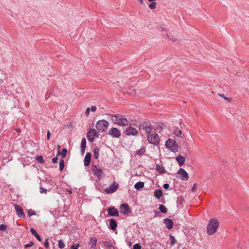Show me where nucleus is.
Here are the masks:
<instances>
[{
  "label": "nucleus",
  "instance_id": "obj_21",
  "mask_svg": "<svg viewBox=\"0 0 249 249\" xmlns=\"http://www.w3.org/2000/svg\"><path fill=\"white\" fill-rule=\"evenodd\" d=\"M117 224L115 220L113 219L109 220V228L112 230H115L116 229Z\"/></svg>",
  "mask_w": 249,
  "mask_h": 249
},
{
  "label": "nucleus",
  "instance_id": "obj_18",
  "mask_svg": "<svg viewBox=\"0 0 249 249\" xmlns=\"http://www.w3.org/2000/svg\"><path fill=\"white\" fill-rule=\"evenodd\" d=\"M97 243V239L95 237H93L90 238V241L89 242V245H91V248L93 249H96Z\"/></svg>",
  "mask_w": 249,
  "mask_h": 249
},
{
  "label": "nucleus",
  "instance_id": "obj_34",
  "mask_svg": "<svg viewBox=\"0 0 249 249\" xmlns=\"http://www.w3.org/2000/svg\"><path fill=\"white\" fill-rule=\"evenodd\" d=\"M65 245L62 240H59L58 241V247L60 249H63L65 247Z\"/></svg>",
  "mask_w": 249,
  "mask_h": 249
},
{
  "label": "nucleus",
  "instance_id": "obj_16",
  "mask_svg": "<svg viewBox=\"0 0 249 249\" xmlns=\"http://www.w3.org/2000/svg\"><path fill=\"white\" fill-rule=\"evenodd\" d=\"M86 147V140L85 138H83L81 143V152L83 155L85 154Z\"/></svg>",
  "mask_w": 249,
  "mask_h": 249
},
{
  "label": "nucleus",
  "instance_id": "obj_14",
  "mask_svg": "<svg viewBox=\"0 0 249 249\" xmlns=\"http://www.w3.org/2000/svg\"><path fill=\"white\" fill-rule=\"evenodd\" d=\"M92 170L94 174L98 178H100L103 174V171L102 169L97 168L96 166L92 167Z\"/></svg>",
  "mask_w": 249,
  "mask_h": 249
},
{
  "label": "nucleus",
  "instance_id": "obj_35",
  "mask_svg": "<svg viewBox=\"0 0 249 249\" xmlns=\"http://www.w3.org/2000/svg\"><path fill=\"white\" fill-rule=\"evenodd\" d=\"M157 3L156 2H152L149 5V7L151 9H155L156 8Z\"/></svg>",
  "mask_w": 249,
  "mask_h": 249
},
{
  "label": "nucleus",
  "instance_id": "obj_20",
  "mask_svg": "<svg viewBox=\"0 0 249 249\" xmlns=\"http://www.w3.org/2000/svg\"><path fill=\"white\" fill-rule=\"evenodd\" d=\"M176 160L180 166H181L185 162V158L181 155H178L176 157Z\"/></svg>",
  "mask_w": 249,
  "mask_h": 249
},
{
  "label": "nucleus",
  "instance_id": "obj_19",
  "mask_svg": "<svg viewBox=\"0 0 249 249\" xmlns=\"http://www.w3.org/2000/svg\"><path fill=\"white\" fill-rule=\"evenodd\" d=\"M102 244H103V246L105 248H107L108 249H115V247L109 241H103Z\"/></svg>",
  "mask_w": 249,
  "mask_h": 249
},
{
  "label": "nucleus",
  "instance_id": "obj_48",
  "mask_svg": "<svg viewBox=\"0 0 249 249\" xmlns=\"http://www.w3.org/2000/svg\"><path fill=\"white\" fill-rule=\"evenodd\" d=\"M90 109L92 112H95L96 110V107L95 106H92Z\"/></svg>",
  "mask_w": 249,
  "mask_h": 249
},
{
  "label": "nucleus",
  "instance_id": "obj_39",
  "mask_svg": "<svg viewBox=\"0 0 249 249\" xmlns=\"http://www.w3.org/2000/svg\"><path fill=\"white\" fill-rule=\"evenodd\" d=\"M44 246L45 248H49V239L47 238L46 239L45 242H44Z\"/></svg>",
  "mask_w": 249,
  "mask_h": 249
},
{
  "label": "nucleus",
  "instance_id": "obj_17",
  "mask_svg": "<svg viewBox=\"0 0 249 249\" xmlns=\"http://www.w3.org/2000/svg\"><path fill=\"white\" fill-rule=\"evenodd\" d=\"M91 160V155L90 153H88L86 154L84 158V165L88 166L89 165Z\"/></svg>",
  "mask_w": 249,
  "mask_h": 249
},
{
  "label": "nucleus",
  "instance_id": "obj_42",
  "mask_svg": "<svg viewBox=\"0 0 249 249\" xmlns=\"http://www.w3.org/2000/svg\"><path fill=\"white\" fill-rule=\"evenodd\" d=\"M79 247V245L78 244H75L72 245L71 247V249H78Z\"/></svg>",
  "mask_w": 249,
  "mask_h": 249
},
{
  "label": "nucleus",
  "instance_id": "obj_51",
  "mask_svg": "<svg viewBox=\"0 0 249 249\" xmlns=\"http://www.w3.org/2000/svg\"><path fill=\"white\" fill-rule=\"evenodd\" d=\"M50 135H51V133H50V132L49 130H48L47 131V140H49L50 139Z\"/></svg>",
  "mask_w": 249,
  "mask_h": 249
},
{
  "label": "nucleus",
  "instance_id": "obj_6",
  "mask_svg": "<svg viewBox=\"0 0 249 249\" xmlns=\"http://www.w3.org/2000/svg\"><path fill=\"white\" fill-rule=\"evenodd\" d=\"M98 132L94 128H90L89 130L87 137L89 141L92 142L94 138L98 137Z\"/></svg>",
  "mask_w": 249,
  "mask_h": 249
},
{
  "label": "nucleus",
  "instance_id": "obj_27",
  "mask_svg": "<svg viewBox=\"0 0 249 249\" xmlns=\"http://www.w3.org/2000/svg\"><path fill=\"white\" fill-rule=\"evenodd\" d=\"M99 149L98 148H95L93 150V154H94V158L95 159H98L99 156Z\"/></svg>",
  "mask_w": 249,
  "mask_h": 249
},
{
  "label": "nucleus",
  "instance_id": "obj_33",
  "mask_svg": "<svg viewBox=\"0 0 249 249\" xmlns=\"http://www.w3.org/2000/svg\"><path fill=\"white\" fill-rule=\"evenodd\" d=\"M67 149L66 148H63L62 150V152L61 153L62 158H65L66 156V154L67 153Z\"/></svg>",
  "mask_w": 249,
  "mask_h": 249
},
{
  "label": "nucleus",
  "instance_id": "obj_36",
  "mask_svg": "<svg viewBox=\"0 0 249 249\" xmlns=\"http://www.w3.org/2000/svg\"><path fill=\"white\" fill-rule=\"evenodd\" d=\"M36 215V213L34 211L32 210V209H30L28 210V216L30 217L32 215Z\"/></svg>",
  "mask_w": 249,
  "mask_h": 249
},
{
  "label": "nucleus",
  "instance_id": "obj_3",
  "mask_svg": "<svg viewBox=\"0 0 249 249\" xmlns=\"http://www.w3.org/2000/svg\"><path fill=\"white\" fill-rule=\"evenodd\" d=\"M111 119L115 124L119 126H126L128 124L127 119L119 114L113 115L111 116Z\"/></svg>",
  "mask_w": 249,
  "mask_h": 249
},
{
  "label": "nucleus",
  "instance_id": "obj_45",
  "mask_svg": "<svg viewBox=\"0 0 249 249\" xmlns=\"http://www.w3.org/2000/svg\"><path fill=\"white\" fill-rule=\"evenodd\" d=\"M57 160H58V158H57L56 157H55V158H53L52 159V162H53V163H57Z\"/></svg>",
  "mask_w": 249,
  "mask_h": 249
},
{
  "label": "nucleus",
  "instance_id": "obj_5",
  "mask_svg": "<svg viewBox=\"0 0 249 249\" xmlns=\"http://www.w3.org/2000/svg\"><path fill=\"white\" fill-rule=\"evenodd\" d=\"M166 146L167 148L170 149L173 152H176L178 150V145L175 142L171 139H169L166 142Z\"/></svg>",
  "mask_w": 249,
  "mask_h": 249
},
{
  "label": "nucleus",
  "instance_id": "obj_15",
  "mask_svg": "<svg viewBox=\"0 0 249 249\" xmlns=\"http://www.w3.org/2000/svg\"><path fill=\"white\" fill-rule=\"evenodd\" d=\"M163 223L165 225V227L169 230L171 229L173 227V221L169 218H165L163 220Z\"/></svg>",
  "mask_w": 249,
  "mask_h": 249
},
{
  "label": "nucleus",
  "instance_id": "obj_2",
  "mask_svg": "<svg viewBox=\"0 0 249 249\" xmlns=\"http://www.w3.org/2000/svg\"><path fill=\"white\" fill-rule=\"evenodd\" d=\"M219 226V222L216 219H211L207 227V231L209 235L213 234L217 231Z\"/></svg>",
  "mask_w": 249,
  "mask_h": 249
},
{
  "label": "nucleus",
  "instance_id": "obj_30",
  "mask_svg": "<svg viewBox=\"0 0 249 249\" xmlns=\"http://www.w3.org/2000/svg\"><path fill=\"white\" fill-rule=\"evenodd\" d=\"M174 134L177 136H179L182 134V131L181 130H178L177 128H175L174 131Z\"/></svg>",
  "mask_w": 249,
  "mask_h": 249
},
{
  "label": "nucleus",
  "instance_id": "obj_44",
  "mask_svg": "<svg viewBox=\"0 0 249 249\" xmlns=\"http://www.w3.org/2000/svg\"><path fill=\"white\" fill-rule=\"evenodd\" d=\"M170 238L171 240L172 245H173L175 243V238L174 236L172 235L170 236Z\"/></svg>",
  "mask_w": 249,
  "mask_h": 249
},
{
  "label": "nucleus",
  "instance_id": "obj_11",
  "mask_svg": "<svg viewBox=\"0 0 249 249\" xmlns=\"http://www.w3.org/2000/svg\"><path fill=\"white\" fill-rule=\"evenodd\" d=\"M125 134L128 136H137L138 134V131L135 128L129 126L127 128L125 131Z\"/></svg>",
  "mask_w": 249,
  "mask_h": 249
},
{
  "label": "nucleus",
  "instance_id": "obj_37",
  "mask_svg": "<svg viewBox=\"0 0 249 249\" xmlns=\"http://www.w3.org/2000/svg\"><path fill=\"white\" fill-rule=\"evenodd\" d=\"M184 199L182 197H178V203L180 205H182L184 202Z\"/></svg>",
  "mask_w": 249,
  "mask_h": 249
},
{
  "label": "nucleus",
  "instance_id": "obj_49",
  "mask_svg": "<svg viewBox=\"0 0 249 249\" xmlns=\"http://www.w3.org/2000/svg\"><path fill=\"white\" fill-rule=\"evenodd\" d=\"M169 187V185L168 184L165 183L163 185V188L165 189H168Z\"/></svg>",
  "mask_w": 249,
  "mask_h": 249
},
{
  "label": "nucleus",
  "instance_id": "obj_43",
  "mask_svg": "<svg viewBox=\"0 0 249 249\" xmlns=\"http://www.w3.org/2000/svg\"><path fill=\"white\" fill-rule=\"evenodd\" d=\"M40 193H47V190L43 188V187H40Z\"/></svg>",
  "mask_w": 249,
  "mask_h": 249
},
{
  "label": "nucleus",
  "instance_id": "obj_32",
  "mask_svg": "<svg viewBox=\"0 0 249 249\" xmlns=\"http://www.w3.org/2000/svg\"><path fill=\"white\" fill-rule=\"evenodd\" d=\"M36 160L40 163H43L44 160L42 156H38L36 157Z\"/></svg>",
  "mask_w": 249,
  "mask_h": 249
},
{
  "label": "nucleus",
  "instance_id": "obj_4",
  "mask_svg": "<svg viewBox=\"0 0 249 249\" xmlns=\"http://www.w3.org/2000/svg\"><path fill=\"white\" fill-rule=\"evenodd\" d=\"M108 123L105 120L98 121L96 124V128L99 132H105L107 128Z\"/></svg>",
  "mask_w": 249,
  "mask_h": 249
},
{
  "label": "nucleus",
  "instance_id": "obj_50",
  "mask_svg": "<svg viewBox=\"0 0 249 249\" xmlns=\"http://www.w3.org/2000/svg\"><path fill=\"white\" fill-rule=\"evenodd\" d=\"M196 184H194V186L192 189L193 192H195L196 191Z\"/></svg>",
  "mask_w": 249,
  "mask_h": 249
},
{
  "label": "nucleus",
  "instance_id": "obj_52",
  "mask_svg": "<svg viewBox=\"0 0 249 249\" xmlns=\"http://www.w3.org/2000/svg\"><path fill=\"white\" fill-rule=\"evenodd\" d=\"M67 191L69 192L70 194H71L72 193V191L71 189H68Z\"/></svg>",
  "mask_w": 249,
  "mask_h": 249
},
{
  "label": "nucleus",
  "instance_id": "obj_13",
  "mask_svg": "<svg viewBox=\"0 0 249 249\" xmlns=\"http://www.w3.org/2000/svg\"><path fill=\"white\" fill-rule=\"evenodd\" d=\"M107 212L108 214L111 216H118L119 215V212L114 207L108 208Z\"/></svg>",
  "mask_w": 249,
  "mask_h": 249
},
{
  "label": "nucleus",
  "instance_id": "obj_40",
  "mask_svg": "<svg viewBox=\"0 0 249 249\" xmlns=\"http://www.w3.org/2000/svg\"><path fill=\"white\" fill-rule=\"evenodd\" d=\"M7 229V227L6 225L4 224H1L0 225V230L1 231H5Z\"/></svg>",
  "mask_w": 249,
  "mask_h": 249
},
{
  "label": "nucleus",
  "instance_id": "obj_9",
  "mask_svg": "<svg viewBox=\"0 0 249 249\" xmlns=\"http://www.w3.org/2000/svg\"><path fill=\"white\" fill-rule=\"evenodd\" d=\"M108 134L112 138H118L121 136V131L116 127H112L109 130Z\"/></svg>",
  "mask_w": 249,
  "mask_h": 249
},
{
  "label": "nucleus",
  "instance_id": "obj_23",
  "mask_svg": "<svg viewBox=\"0 0 249 249\" xmlns=\"http://www.w3.org/2000/svg\"><path fill=\"white\" fill-rule=\"evenodd\" d=\"M144 183L143 182L139 181L136 183L134 185V188L137 190H139L144 187Z\"/></svg>",
  "mask_w": 249,
  "mask_h": 249
},
{
  "label": "nucleus",
  "instance_id": "obj_25",
  "mask_svg": "<svg viewBox=\"0 0 249 249\" xmlns=\"http://www.w3.org/2000/svg\"><path fill=\"white\" fill-rule=\"evenodd\" d=\"M162 196V192L161 190H156L154 192V196L156 198L159 199Z\"/></svg>",
  "mask_w": 249,
  "mask_h": 249
},
{
  "label": "nucleus",
  "instance_id": "obj_53",
  "mask_svg": "<svg viewBox=\"0 0 249 249\" xmlns=\"http://www.w3.org/2000/svg\"><path fill=\"white\" fill-rule=\"evenodd\" d=\"M140 2L142 4L143 3V0H139Z\"/></svg>",
  "mask_w": 249,
  "mask_h": 249
},
{
  "label": "nucleus",
  "instance_id": "obj_22",
  "mask_svg": "<svg viewBox=\"0 0 249 249\" xmlns=\"http://www.w3.org/2000/svg\"><path fill=\"white\" fill-rule=\"evenodd\" d=\"M156 170L160 173H164L166 172L164 167L160 164L156 165Z\"/></svg>",
  "mask_w": 249,
  "mask_h": 249
},
{
  "label": "nucleus",
  "instance_id": "obj_1",
  "mask_svg": "<svg viewBox=\"0 0 249 249\" xmlns=\"http://www.w3.org/2000/svg\"><path fill=\"white\" fill-rule=\"evenodd\" d=\"M140 129L145 131L148 142L156 146L160 144V137L150 123L142 122L140 124Z\"/></svg>",
  "mask_w": 249,
  "mask_h": 249
},
{
  "label": "nucleus",
  "instance_id": "obj_54",
  "mask_svg": "<svg viewBox=\"0 0 249 249\" xmlns=\"http://www.w3.org/2000/svg\"><path fill=\"white\" fill-rule=\"evenodd\" d=\"M156 0H148L149 1H151V2H155L154 1H155Z\"/></svg>",
  "mask_w": 249,
  "mask_h": 249
},
{
  "label": "nucleus",
  "instance_id": "obj_31",
  "mask_svg": "<svg viewBox=\"0 0 249 249\" xmlns=\"http://www.w3.org/2000/svg\"><path fill=\"white\" fill-rule=\"evenodd\" d=\"M64 167V161L63 159H61L59 161V170L62 171Z\"/></svg>",
  "mask_w": 249,
  "mask_h": 249
},
{
  "label": "nucleus",
  "instance_id": "obj_41",
  "mask_svg": "<svg viewBox=\"0 0 249 249\" xmlns=\"http://www.w3.org/2000/svg\"><path fill=\"white\" fill-rule=\"evenodd\" d=\"M133 249H141V246L139 244H136L133 246Z\"/></svg>",
  "mask_w": 249,
  "mask_h": 249
},
{
  "label": "nucleus",
  "instance_id": "obj_10",
  "mask_svg": "<svg viewBox=\"0 0 249 249\" xmlns=\"http://www.w3.org/2000/svg\"><path fill=\"white\" fill-rule=\"evenodd\" d=\"M15 209L16 211L17 214L18 216L20 218H25V214L23 212V210L22 209L20 208V207L17 204L15 203L14 204Z\"/></svg>",
  "mask_w": 249,
  "mask_h": 249
},
{
  "label": "nucleus",
  "instance_id": "obj_47",
  "mask_svg": "<svg viewBox=\"0 0 249 249\" xmlns=\"http://www.w3.org/2000/svg\"><path fill=\"white\" fill-rule=\"evenodd\" d=\"M219 95L222 97H223L225 100L230 101V99L224 96V94H219Z\"/></svg>",
  "mask_w": 249,
  "mask_h": 249
},
{
  "label": "nucleus",
  "instance_id": "obj_8",
  "mask_svg": "<svg viewBox=\"0 0 249 249\" xmlns=\"http://www.w3.org/2000/svg\"><path fill=\"white\" fill-rule=\"evenodd\" d=\"M118 184L116 182H114L113 184L110 185L109 187H107L105 189V192L107 194L113 193L116 191L118 188Z\"/></svg>",
  "mask_w": 249,
  "mask_h": 249
},
{
  "label": "nucleus",
  "instance_id": "obj_28",
  "mask_svg": "<svg viewBox=\"0 0 249 249\" xmlns=\"http://www.w3.org/2000/svg\"><path fill=\"white\" fill-rule=\"evenodd\" d=\"M166 37L168 38L171 42H174L175 41L177 40L176 36H171L170 35L166 34Z\"/></svg>",
  "mask_w": 249,
  "mask_h": 249
},
{
  "label": "nucleus",
  "instance_id": "obj_38",
  "mask_svg": "<svg viewBox=\"0 0 249 249\" xmlns=\"http://www.w3.org/2000/svg\"><path fill=\"white\" fill-rule=\"evenodd\" d=\"M34 243L33 242V241H31L29 244L24 245V248L27 249L29 247H32L33 246H34Z\"/></svg>",
  "mask_w": 249,
  "mask_h": 249
},
{
  "label": "nucleus",
  "instance_id": "obj_7",
  "mask_svg": "<svg viewBox=\"0 0 249 249\" xmlns=\"http://www.w3.org/2000/svg\"><path fill=\"white\" fill-rule=\"evenodd\" d=\"M177 174L178 175V178L183 181L187 180L189 178L188 173L183 168H180Z\"/></svg>",
  "mask_w": 249,
  "mask_h": 249
},
{
  "label": "nucleus",
  "instance_id": "obj_12",
  "mask_svg": "<svg viewBox=\"0 0 249 249\" xmlns=\"http://www.w3.org/2000/svg\"><path fill=\"white\" fill-rule=\"evenodd\" d=\"M120 213L123 214H126L128 213H131L129 205L126 203L122 204L120 207Z\"/></svg>",
  "mask_w": 249,
  "mask_h": 249
},
{
  "label": "nucleus",
  "instance_id": "obj_29",
  "mask_svg": "<svg viewBox=\"0 0 249 249\" xmlns=\"http://www.w3.org/2000/svg\"><path fill=\"white\" fill-rule=\"evenodd\" d=\"M159 210L162 213H166L167 212V209L163 205H160L159 207Z\"/></svg>",
  "mask_w": 249,
  "mask_h": 249
},
{
  "label": "nucleus",
  "instance_id": "obj_46",
  "mask_svg": "<svg viewBox=\"0 0 249 249\" xmlns=\"http://www.w3.org/2000/svg\"><path fill=\"white\" fill-rule=\"evenodd\" d=\"M90 108L89 107L87 108L86 109V112H85V114L87 116H89V112H90Z\"/></svg>",
  "mask_w": 249,
  "mask_h": 249
},
{
  "label": "nucleus",
  "instance_id": "obj_24",
  "mask_svg": "<svg viewBox=\"0 0 249 249\" xmlns=\"http://www.w3.org/2000/svg\"><path fill=\"white\" fill-rule=\"evenodd\" d=\"M30 231L32 233V234L33 235H34L39 241H41V237L38 234V233H37V232L34 229L31 228L30 229Z\"/></svg>",
  "mask_w": 249,
  "mask_h": 249
},
{
  "label": "nucleus",
  "instance_id": "obj_26",
  "mask_svg": "<svg viewBox=\"0 0 249 249\" xmlns=\"http://www.w3.org/2000/svg\"><path fill=\"white\" fill-rule=\"evenodd\" d=\"M146 151V147L145 146H142L140 149L137 150V154L141 155L143 154Z\"/></svg>",
  "mask_w": 249,
  "mask_h": 249
}]
</instances>
